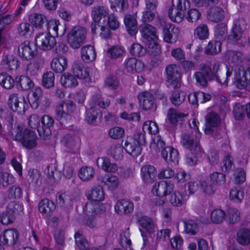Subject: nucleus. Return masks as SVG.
I'll use <instances>...</instances> for the list:
<instances>
[{"label":"nucleus","mask_w":250,"mask_h":250,"mask_svg":"<svg viewBox=\"0 0 250 250\" xmlns=\"http://www.w3.org/2000/svg\"><path fill=\"white\" fill-rule=\"evenodd\" d=\"M201 134L197 128L194 132H186L182 134L181 143L182 146L194 155L200 154L202 152L199 141Z\"/></svg>","instance_id":"nucleus-1"},{"label":"nucleus","mask_w":250,"mask_h":250,"mask_svg":"<svg viewBox=\"0 0 250 250\" xmlns=\"http://www.w3.org/2000/svg\"><path fill=\"white\" fill-rule=\"evenodd\" d=\"M92 100L95 106L91 107L87 110L85 120L89 124L96 125L97 117L101 115V113L100 108L96 106L98 105L102 108H105L109 105L110 102L107 99L103 101L101 98V95L99 94L94 95L92 98Z\"/></svg>","instance_id":"nucleus-2"},{"label":"nucleus","mask_w":250,"mask_h":250,"mask_svg":"<svg viewBox=\"0 0 250 250\" xmlns=\"http://www.w3.org/2000/svg\"><path fill=\"white\" fill-rule=\"evenodd\" d=\"M86 29L83 27H74L67 35V40L70 46L74 49L79 48L84 43L86 36Z\"/></svg>","instance_id":"nucleus-3"},{"label":"nucleus","mask_w":250,"mask_h":250,"mask_svg":"<svg viewBox=\"0 0 250 250\" xmlns=\"http://www.w3.org/2000/svg\"><path fill=\"white\" fill-rule=\"evenodd\" d=\"M166 72L167 86H170L174 89L180 88L182 82L180 67L175 64H169L166 68Z\"/></svg>","instance_id":"nucleus-4"},{"label":"nucleus","mask_w":250,"mask_h":250,"mask_svg":"<svg viewBox=\"0 0 250 250\" xmlns=\"http://www.w3.org/2000/svg\"><path fill=\"white\" fill-rule=\"evenodd\" d=\"M23 206L15 201L10 202L7 206V210L0 215L1 223L3 225L12 223L15 219V214L23 211Z\"/></svg>","instance_id":"nucleus-5"},{"label":"nucleus","mask_w":250,"mask_h":250,"mask_svg":"<svg viewBox=\"0 0 250 250\" xmlns=\"http://www.w3.org/2000/svg\"><path fill=\"white\" fill-rule=\"evenodd\" d=\"M7 104L14 112L23 114L28 106L24 97L21 94L12 93L9 96Z\"/></svg>","instance_id":"nucleus-6"},{"label":"nucleus","mask_w":250,"mask_h":250,"mask_svg":"<svg viewBox=\"0 0 250 250\" xmlns=\"http://www.w3.org/2000/svg\"><path fill=\"white\" fill-rule=\"evenodd\" d=\"M35 44L38 48L42 50H51L55 45V38L50 33H39L35 38Z\"/></svg>","instance_id":"nucleus-7"},{"label":"nucleus","mask_w":250,"mask_h":250,"mask_svg":"<svg viewBox=\"0 0 250 250\" xmlns=\"http://www.w3.org/2000/svg\"><path fill=\"white\" fill-rule=\"evenodd\" d=\"M247 27L246 20L243 18H238L234 21L231 33L228 37L229 42L233 43L239 40Z\"/></svg>","instance_id":"nucleus-8"},{"label":"nucleus","mask_w":250,"mask_h":250,"mask_svg":"<svg viewBox=\"0 0 250 250\" xmlns=\"http://www.w3.org/2000/svg\"><path fill=\"white\" fill-rule=\"evenodd\" d=\"M37 54V49L29 41H25L19 44L18 48L19 56L23 60H30Z\"/></svg>","instance_id":"nucleus-9"},{"label":"nucleus","mask_w":250,"mask_h":250,"mask_svg":"<svg viewBox=\"0 0 250 250\" xmlns=\"http://www.w3.org/2000/svg\"><path fill=\"white\" fill-rule=\"evenodd\" d=\"M210 67L205 64L200 65L199 71L194 74L197 84L203 87H206L208 81L213 80L211 74L209 73Z\"/></svg>","instance_id":"nucleus-10"},{"label":"nucleus","mask_w":250,"mask_h":250,"mask_svg":"<svg viewBox=\"0 0 250 250\" xmlns=\"http://www.w3.org/2000/svg\"><path fill=\"white\" fill-rule=\"evenodd\" d=\"M41 126L39 127V135L44 140H48L51 135V127L54 124V119L48 115H44L41 118Z\"/></svg>","instance_id":"nucleus-11"},{"label":"nucleus","mask_w":250,"mask_h":250,"mask_svg":"<svg viewBox=\"0 0 250 250\" xmlns=\"http://www.w3.org/2000/svg\"><path fill=\"white\" fill-rule=\"evenodd\" d=\"M174 184L170 181H161L153 186L152 192L156 195L163 197L169 196L173 191Z\"/></svg>","instance_id":"nucleus-12"},{"label":"nucleus","mask_w":250,"mask_h":250,"mask_svg":"<svg viewBox=\"0 0 250 250\" xmlns=\"http://www.w3.org/2000/svg\"><path fill=\"white\" fill-rule=\"evenodd\" d=\"M205 132L206 134H212L216 127L221 123L219 115L215 112H211L206 116Z\"/></svg>","instance_id":"nucleus-13"},{"label":"nucleus","mask_w":250,"mask_h":250,"mask_svg":"<svg viewBox=\"0 0 250 250\" xmlns=\"http://www.w3.org/2000/svg\"><path fill=\"white\" fill-rule=\"evenodd\" d=\"M99 183L104 186L108 190L113 191L117 189L119 185L118 178L111 174H105L98 178Z\"/></svg>","instance_id":"nucleus-14"},{"label":"nucleus","mask_w":250,"mask_h":250,"mask_svg":"<svg viewBox=\"0 0 250 250\" xmlns=\"http://www.w3.org/2000/svg\"><path fill=\"white\" fill-rule=\"evenodd\" d=\"M108 15V9L101 5L93 7L91 11V17L93 21L99 22L101 24H106V19Z\"/></svg>","instance_id":"nucleus-15"},{"label":"nucleus","mask_w":250,"mask_h":250,"mask_svg":"<svg viewBox=\"0 0 250 250\" xmlns=\"http://www.w3.org/2000/svg\"><path fill=\"white\" fill-rule=\"evenodd\" d=\"M37 136L34 131L25 129L23 132L22 138L20 142L25 148L31 149L37 146Z\"/></svg>","instance_id":"nucleus-16"},{"label":"nucleus","mask_w":250,"mask_h":250,"mask_svg":"<svg viewBox=\"0 0 250 250\" xmlns=\"http://www.w3.org/2000/svg\"><path fill=\"white\" fill-rule=\"evenodd\" d=\"M225 17V12L221 7L210 6L207 11V19L211 22H218L223 21Z\"/></svg>","instance_id":"nucleus-17"},{"label":"nucleus","mask_w":250,"mask_h":250,"mask_svg":"<svg viewBox=\"0 0 250 250\" xmlns=\"http://www.w3.org/2000/svg\"><path fill=\"white\" fill-rule=\"evenodd\" d=\"M138 99L140 105L145 110L151 109L154 104V98L153 95L148 91L140 92Z\"/></svg>","instance_id":"nucleus-18"},{"label":"nucleus","mask_w":250,"mask_h":250,"mask_svg":"<svg viewBox=\"0 0 250 250\" xmlns=\"http://www.w3.org/2000/svg\"><path fill=\"white\" fill-rule=\"evenodd\" d=\"M19 233L15 229H9L0 236V241L4 245H13L18 239Z\"/></svg>","instance_id":"nucleus-19"},{"label":"nucleus","mask_w":250,"mask_h":250,"mask_svg":"<svg viewBox=\"0 0 250 250\" xmlns=\"http://www.w3.org/2000/svg\"><path fill=\"white\" fill-rule=\"evenodd\" d=\"M164 40L168 43L175 42L178 37L179 31L177 28L170 24H165L163 28Z\"/></svg>","instance_id":"nucleus-20"},{"label":"nucleus","mask_w":250,"mask_h":250,"mask_svg":"<svg viewBox=\"0 0 250 250\" xmlns=\"http://www.w3.org/2000/svg\"><path fill=\"white\" fill-rule=\"evenodd\" d=\"M250 77V67L248 71H246L242 67L239 68L235 76V83L236 87L239 89L245 88L248 84L247 76Z\"/></svg>","instance_id":"nucleus-21"},{"label":"nucleus","mask_w":250,"mask_h":250,"mask_svg":"<svg viewBox=\"0 0 250 250\" xmlns=\"http://www.w3.org/2000/svg\"><path fill=\"white\" fill-rule=\"evenodd\" d=\"M90 68H84L81 63L75 62L72 67L74 75L79 79L85 80V82H89L90 80Z\"/></svg>","instance_id":"nucleus-22"},{"label":"nucleus","mask_w":250,"mask_h":250,"mask_svg":"<svg viewBox=\"0 0 250 250\" xmlns=\"http://www.w3.org/2000/svg\"><path fill=\"white\" fill-rule=\"evenodd\" d=\"M161 155L167 163H178V152L171 146H167L163 148Z\"/></svg>","instance_id":"nucleus-23"},{"label":"nucleus","mask_w":250,"mask_h":250,"mask_svg":"<svg viewBox=\"0 0 250 250\" xmlns=\"http://www.w3.org/2000/svg\"><path fill=\"white\" fill-rule=\"evenodd\" d=\"M140 30L143 38L148 41L157 39L155 28L150 24L144 23L140 26Z\"/></svg>","instance_id":"nucleus-24"},{"label":"nucleus","mask_w":250,"mask_h":250,"mask_svg":"<svg viewBox=\"0 0 250 250\" xmlns=\"http://www.w3.org/2000/svg\"><path fill=\"white\" fill-rule=\"evenodd\" d=\"M86 196L89 200L94 201H102L104 198V192L101 186L92 187L86 192Z\"/></svg>","instance_id":"nucleus-25"},{"label":"nucleus","mask_w":250,"mask_h":250,"mask_svg":"<svg viewBox=\"0 0 250 250\" xmlns=\"http://www.w3.org/2000/svg\"><path fill=\"white\" fill-rule=\"evenodd\" d=\"M81 55L83 60L86 62L94 61L96 57L95 49L90 45L83 46L81 49Z\"/></svg>","instance_id":"nucleus-26"},{"label":"nucleus","mask_w":250,"mask_h":250,"mask_svg":"<svg viewBox=\"0 0 250 250\" xmlns=\"http://www.w3.org/2000/svg\"><path fill=\"white\" fill-rule=\"evenodd\" d=\"M126 31L131 36H134L137 34L138 32V22L134 15H126Z\"/></svg>","instance_id":"nucleus-27"},{"label":"nucleus","mask_w":250,"mask_h":250,"mask_svg":"<svg viewBox=\"0 0 250 250\" xmlns=\"http://www.w3.org/2000/svg\"><path fill=\"white\" fill-rule=\"evenodd\" d=\"M99 167L107 172H115L117 170V166L115 164H111L110 160L106 157H99L96 161Z\"/></svg>","instance_id":"nucleus-28"},{"label":"nucleus","mask_w":250,"mask_h":250,"mask_svg":"<svg viewBox=\"0 0 250 250\" xmlns=\"http://www.w3.org/2000/svg\"><path fill=\"white\" fill-rule=\"evenodd\" d=\"M144 67V64L134 58L129 59L126 62V70L131 73L141 72Z\"/></svg>","instance_id":"nucleus-29"},{"label":"nucleus","mask_w":250,"mask_h":250,"mask_svg":"<svg viewBox=\"0 0 250 250\" xmlns=\"http://www.w3.org/2000/svg\"><path fill=\"white\" fill-rule=\"evenodd\" d=\"M67 66V60L63 57L53 59L51 66L52 69L57 73H62L65 70Z\"/></svg>","instance_id":"nucleus-30"},{"label":"nucleus","mask_w":250,"mask_h":250,"mask_svg":"<svg viewBox=\"0 0 250 250\" xmlns=\"http://www.w3.org/2000/svg\"><path fill=\"white\" fill-rule=\"evenodd\" d=\"M220 64L219 62H215L213 64L212 68L210 67L209 74H211L212 78L213 80L216 79L217 82L221 84H227L228 78L230 76L231 72L229 70H228L226 72V78L225 79L224 77L222 79H220L219 76L217 74L218 71L219 69Z\"/></svg>","instance_id":"nucleus-31"},{"label":"nucleus","mask_w":250,"mask_h":250,"mask_svg":"<svg viewBox=\"0 0 250 250\" xmlns=\"http://www.w3.org/2000/svg\"><path fill=\"white\" fill-rule=\"evenodd\" d=\"M142 177L146 183L151 182L155 178L157 173L155 168L152 166H145L142 168Z\"/></svg>","instance_id":"nucleus-32"},{"label":"nucleus","mask_w":250,"mask_h":250,"mask_svg":"<svg viewBox=\"0 0 250 250\" xmlns=\"http://www.w3.org/2000/svg\"><path fill=\"white\" fill-rule=\"evenodd\" d=\"M33 26L28 22H23L19 24L17 28L18 34L20 37L28 38L30 37L33 32Z\"/></svg>","instance_id":"nucleus-33"},{"label":"nucleus","mask_w":250,"mask_h":250,"mask_svg":"<svg viewBox=\"0 0 250 250\" xmlns=\"http://www.w3.org/2000/svg\"><path fill=\"white\" fill-rule=\"evenodd\" d=\"M126 152L133 157H136L141 153L140 146L136 144L131 137H127L126 141Z\"/></svg>","instance_id":"nucleus-34"},{"label":"nucleus","mask_w":250,"mask_h":250,"mask_svg":"<svg viewBox=\"0 0 250 250\" xmlns=\"http://www.w3.org/2000/svg\"><path fill=\"white\" fill-rule=\"evenodd\" d=\"M186 116V114L178 112L173 108H170L167 114L168 120L173 125H176V123H179L182 125L183 120Z\"/></svg>","instance_id":"nucleus-35"},{"label":"nucleus","mask_w":250,"mask_h":250,"mask_svg":"<svg viewBox=\"0 0 250 250\" xmlns=\"http://www.w3.org/2000/svg\"><path fill=\"white\" fill-rule=\"evenodd\" d=\"M56 208L54 203L48 199L45 198L41 200L38 204V208L42 214H48L53 211Z\"/></svg>","instance_id":"nucleus-36"},{"label":"nucleus","mask_w":250,"mask_h":250,"mask_svg":"<svg viewBox=\"0 0 250 250\" xmlns=\"http://www.w3.org/2000/svg\"><path fill=\"white\" fill-rule=\"evenodd\" d=\"M1 63L11 70L17 69L20 65L18 59L11 55L4 56L1 61Z\"/></svg>","instance_id":"nucleus-37"},{"label":"nucleus","mask_w":250,"mask_h":250,"mask_svg":"<svg viewBox=\"0 0 250 250\" xmlns=\"http://www.w3.org/2000/svg\"><path fill=\"white\" fill-rule=\"evenodd\" d=\"M200 186L202 191L208 195L214 194L216 190L215 184H213L209 179L200 181Z\"/></svg>","instance_id":"nucleus-38"},{"label":"nucleus","mask_w":250,"mask_h":250,"mask_svg":"<svg viewBox=\"0 0 250 250\" xmlns=\"http://www.w3.org/2000/svg\"><path fill=\"white\" fill-rule=\"evenodd\" d=\"M168 16L172 21L180 23L184 19L185 12L179 10L176 7H174L173 5L168 10Z\"/></svg>","instance_id":"nucleus-39"},{"label":"nucleus","mask_w":250,"mask_h":250,"mask_svg":"<svg viewBox=\"0 0 250 250\" xmlns=\"http://www.w3.org/2000/svg\"><path fill=\"white\" fill-rule=\"evenodd\" d=\"M62 84L65 87H74L78 85V82L74 76L65 73L61 78Z\"/></svg>","instance_id":"nucleus-40"},{"label":"nucleus","mask_w":250,"mask_h":250,"mask_svg":"<svg viewBox=\"0 0 250 250\" xmlns=\"http://www.w3.org/2000/svg\"><path fill=\"white\" fill-rule=\"evenodd\" d=\"M95 174L94 169L90 167H83L79 172V176L83 181H88L92 179Z\"/></svg>","instance_id":"nucleus-41"},{"label":"nucleus","mask_w":250,"mask_h":250,"mask_svg":"<svg viewBox=\"0 0 250 250\" xmlns=\"http://www.w3.org/2000/svg\"><path fill=\"white\" fill-rule=\"evenodd\" d=\"M194 34L201 40L207 39L209 36V30L206 24H199L194 30Z\"/></svg>","instance_id":"nucleus-42"},{"label":"nucleus","mask_w":250,"mask_h":250,"mask_svg":"<svg viewBox=\"0 0 250 250\" xmlns=\"http://www.w3.org/2000/svg\"><path fill=\"white\" fill-rule=\"evenodd\" d=\"M15 81L13 78L6 73L0 74V85L6 89H10L13 87Z\"/></svg>","instance_id":"nucleus-43"},{"label":"nucleus","mask_w":250,"mask_h":250,"mask_svg":"<svg viewBox=\"0 0 250 250\" xmlns=\"http://www.w3.org/2000/svg\"><path fill=\"white\" fill-rule=\"evenodd\" d=\"M42 92L40 87L36 88L32 92V96L29 99V102L32 108L36 109L39 106Z\"/></svg>","instance_id":"nucleus-44"},{"label":"nucleus","mask_w":250,"mask_h":250,"mask_svg":"<svg viewBox=\"0 0 250 250\" xmlns=\"http://www.w3.org/2000/svg\"><path fill=\"white\" fill-rule=\"evenodd\" d=\"M29 21L36 28H41L46 21V18L42 14L34 13L29 17Z\"/></svg>","instance_id":"nucleus-45"},{"label":"nucleus","mask_w":250,"mask_h":250,"mask_svg":"<svg viewBox=\"0 0 250 250\" xmlns=\"http://www.w3.org/2000/svg\"><path fill=\"white\" fill-rule=\"evenodd\" d=\"M228 29L227 25L224 23L218 24L215 27V36L217 40L221 42L224 41L227 36Z\"/></svg>","instance_id":"nucleus-46"},{"label":"nucleus","mask_w":250,"mask_h":250,"mask_svg":"<svg viewBox=\"0 0 250 250\" xmlns=\"http://www.w3.org/2000/svg\"><path fill=\"white\" fill-rule=\"evenodd\" d=\"M14 182V178L11 174L0 170V188H5Z\"/></svg>","instance_id":"nucleus-47"},{"label":"nucleus","mask_w":250,"mask_h":250,"mask_svg":"<svg viewBox=\"0 0 250 250\" xmlns=\"http://www.w3.org/2000/svg\"><path fill=\"white\" fill-rule=\"evenodd\" d=\"M221 49V42L217 41H210L205 48V53L208 55H215L220 52Z\"/></svg>","instance_id":"nucleus-48"},{"label":"nucleus","mask_w":250,"mask_h":250,"mask_svg":"<svg viewBox=\"0 0 250 250\" xmlns=\"http://www.w3.org/2000/svg\"><path fill=\"white\" fill-rule=\"evenodd\" d=\"M139 222L140 226L148 233H152L154 232L155 226L151 218L147 216H142L139 219Z\"/></svg>","instance_id":"nucleus-49"},{"label":"nucleus","mask_w":250,"mask_h":250,"mask_svg":"<svg viewBox=\"0 0 250 250\" xmlns=\"http://www.w3.org/2000/svg\"><path fill=\"white\" fill-rule=\"evenodd\" d=\"M56 113L58 118L63 122L64 120H70L71 118V115L69 113H67V109L63 101L60 103L59 105L57 107Z\"/></svg>","instance_id":"nucleus-50"},{"label":"nucleus","mask_w":250,"mask_h":250,"mask_svg":"<svg viewBox=\"0 0 250 250\" xmlns=\"http://www.w3.org/2000/svg\"><path fill=\"white\" fill-rule=\"evenodd\" d=\"M237 242L241 245H248L250 243V231L247 229H242L237 232Z\"/></svg>","instance_id":"nucleus-51"},{"label":"nucleus","mask_w":250,"mask_h":250,"mask_svg":"<svg viewBox=\"0 0 250 250\" xmlns=\"http://www.w3.org/2000/svg\"><path fill=\"white\" fill-rule=\"evenodd\" d=\"M124 149L123 145L112 146L109 150V154L116 160H122L124 157Z\"/></svg>","instance_id":"nucleus-52"},{"label":"nucleus","mask_w":250,"mask_h":250,"mask_svg":"<svg viewBox=\"0 0 250 250\" xmlns=\"http://www.w3.org/2000/svg\"><path fill=\"white\" fill-rule=\"evenodd\" d=\"M167 199L169 203L174 207L181 206L184 202L182 195L178 191L172 192L168 196Z\"/></svg>","instance_id":"nucleus-53"},{"label":"nucleus","mask_w":250,"mask_h":250,"mask_svg":"<svg viewBox=\"0 0 250 250\" xmlns=\"http://www.w3.org/2000/svg\"><path fill=\"white\" fill-rule=\"evenodd\" d=\"M29 183L34 186H40L42 184L41 174L37 169H33L29 171Z\"/></svg>","instance_id":"nucleus-54"},{"label":"nucleus","mask_w":250,"mask_h":250,"mask_svg":"<svg viewBox=\"0 0 250 250\" xmlns=\"http://www.w3.org/2000/svg\"><path fill=\"white\" fill-rule=\"evenodd\" d=\"M124 51V49L123 47L119 45H114L107 50L106 55L108 58L117 59L123 56Z\"/></svg>","instance_id":"nucleus-55"},{"label":"nucleus","mask_w":250,"mask_h":250,"mask_svg":"<svg viewBox=\"0 0 250 250\" xmlns=\"http://www.w3.org/2000/svg\"><path fill=\"white\" fill-rule=\"evenodd\" d=\"M55 75L51 71L44 73L42 78V85L46 88H50L54 85Z\"/></svg>","instance_id":"nucleus-56"},{"label":"nucleus","mask_w":250,"mask_h":250,"mask_svg":"<svg viewBox=\"0 0 250 250\" xmlns=\"http://www.w3.org/2000/svg\"><path fill=\"white\" fill-rule=\"evenodd\" d=\"M18 83L22 90H28L33 87L34 83L28 77L21 76L19 78Z\"/></svg>","instance_id":"nucleus-57"},{"label":"nucleus","mask_w":250,"mask_h":250,"mask_svg":"<svg viewBox=\"0 0 250 250\" xmlns=\"http://www.w3.org/2000/svg\"><path fill=\"white\" fill-rule=\"evenodd\" d=\"M227 220L229 223L235 224L240 220V212L235 208H229L227 212Z\"/></svg>","instance_id":"nucleus-58"},{"label":"nucleus","mask_w":250,"mask_h":250,"mask_svg":"<svg viewBox=\"0 0 250 250\" xmlns=\"http://www.w3.org/2000/svg\"><path fill=\"white\" fill-rule=\"evenodd\" d=\"M75 242L77 246L82 250H85L89 248V244L85 237L79 232L75 234Z\"/></svg>","instance_id":"nucleus-59"},{"label":"nucleus","mask_w":250,"mask_h":250,"mask_svg":"<svg viewBox=\"0 0 250 250\" xmlns=\"http://www.w3.org/2000/svg\"><path fill=\"white\" fill-rule=\"evenodd\" d=\"M209 179L215 186H221L226 182V175L221 172H214L210 175Z\"/></svg>","instance_id":"nucleus-60"},{"label":"nucleus","mask_w":250,"mask_h":250,"mask_svg":"<svg viewBox=\"0 0 250 250\" xmlns=\"http://www.w3.org/2000/svg\"><path fill=\"white\" fill-rule=\"evenodd\" d=\"M185 231L187 233H189L191 235H194L196 233L198 227L194 220H188L184 222Z\"/></svg>","instance_id":"nucleus-61"},{"label":"nucleus","mask_w":250,"mask_h":250,"mask_svg":"<svg viewBox=\"0 0 250 250\" xmlns=\"http://www.w3.org/2000/svg\"><path fill=\"white\" fill-rule=\"evenodd\" d=\"M186 95L179 91H174L170 98V101L175 106L180 105L185 100Z\"/></svg>","instance_id":"nucleus-62"},{"label":"nucleus","mask_w":250,"mask_h":250,"mask_svg":"<svg viewBox=\"0 0 250 250\" xmlns=\"http://www.w3.org/2000/svg\"><path fill=\"white\" fill-rule=\"evenodd\" d=\"M22 130L23 128L21 125H15L11 127L9 134L14 140L20 142L22 138Z\"/></svg>","instance_id":"nucleus-63"},{"label":"nucleus","mask_w":250,"mask_h":250,"mask_svg":"<svg viewBox=\"0 0 250 250\" xmlns=\"http://www.w3.org/2000/svg\"><path fill=\"white\" fill-rule=\"evenodd\" d=\"M143 129L145 132H147L150 134H155L159 131L157 124L151 121H147L144 123Z\"/></svg>","instance_id":"nucleus-64"}]
</instances>
